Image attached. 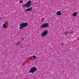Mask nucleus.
Instances as JSON below:
<instances>
[{
  "label": "nucleus",
  "instance_id": "14",
  "mask_svg": "<svg viewBox=\"0 0 79 79\" xmlns=\"http://www.w3.org/2000/svg\"><path fill=\"white\" fill-rule=\"evenodd\" d=\"M28 9H29V10H32V7H31L29 8H28Z\"/></svg>",
  "mask_w": 79,
  "mask_h": 79
},
{
  "label": "nucleus",
  "instance_id": "20",
  "mask_svg": "<svg viewBox=\"0 0 79 79\" xmlns=\"http://www.w3.org/2000/svg\"><path fill=\"white\" fill-rule=\"evenodd\" d=\"M0 19H1V18H0Z\"/></svg>",
  "mask_w": 79,
  "mask_h": 79
},
{
  "label": "nucleus",
  "instance_id": "5",
  "mask_svg": "<svg viewBox=\"0 0 79 79\" xmlns=\"http://www.w3.org/2000/svg\"><path fill=\"white\" fill-rule=\"evenodd\" d=\"M47 34H48V31L47 30H45L41 33V36L44 37V36L46 35Z\"/></svg>",
  "mask_w": 79,
  "mask_h": 79
},
{
  "label": "nucleus",
  "instance_id": "1",
  "mask_svg": "<svg viewBox=\"0 0 79 79\" xmlns=\"http://www.w3.org/2000/svg\"><path fill=\"white\" fill-rule=\"evenodd\" d=\"M28 23H21L20 25L19 29H24L27 26Z\"/></svg>",
  "mask_w": 79,
  "mask_h": 79
},
{
  "label": "nucleus",
  "instance_id": "3",
  "mask_svg": "<svg viewBox=\"0 0 79 79\" xmlns=\"http://www.w3.org/2000/svg\"><path fill=\"white\" fill-rule=\"evenodd\" d=\"M49 27V24L48 23H45L43 24L41 26H40V28L41 29L45 28L46 27Z\"/></svg>",
  "mask_w": 79,
  "mask_h": 79
},
{
  "label": "nucleus",
  "instance_id": "12",
  "mask_svg": "<svg viewBox=\"0 0 79 79\" xmlns=\"http://www.w3.org/2000/svg\"><path fill=\"white\" fill-rule=\"evenodd\" d=\"M32 57H33L34 59H35L36 58V56H32Z\"/></svg>",
  "mask_w": 79,
  "mask_h": 79
},
{
  "label": "nucleus",
  "instance_id": "4",
  "mask_svg": "<svg viewBox=\"0 0 79 79\" xmlns=\"http://www.w3.org/2000/svg\"><path fill=\"white\" fill-rule=\"evenodd\" d=\"M37 71V68L36 67H32L30 69L29 72L30 73H34V72Z\"/></svg>",
  "mask_w": 79,
  "mask_h": 79
},
{
  "label": "nucleus",
  "instance_id": "6",
  "mask_svg": "<svg viewBox=\"0 0 79 79\" xmlns=\"http://www.w3.org/2000/svg\"><path fill=\"white\" fill-rule=\"evenodd\" d=\"M62 14H61V11H57L56 13V14L57 15H58V16L61 15H62Z\"/></svg>",
  "mask_w": 79,
  "mask_h": 79
},
{
  "label": "nucleus",
  "instance_id": "18",
  "mask_svg": "<svg viewBox=\"0 0 79 79\" xmlns=\"http://www.w3.org/2000/svg\"><path fill=\"white\" fill-rule=\"evenodd\" d=\"M24 38L22 39V40H24Z\"/></svg>",
  "mask_w": 79,
  "mask_h": 79
},
{
  "label": "nucleus",
  "instance_id": "17",
  "mask_svg": "<svg viewBox=\"0 0 79 79\" xmlns=\"http://www.w3.org/2000/svg\"><path fill=\"white\" fill-rule=\"evenodd\" d=\"M41 21H43V20H41Z\"/></svg>",
  "mask_w": 79,
  "mask_h": 79
},
{
  "label": "nucleus",
  "instance_id": "2",
  "mask_svg": "<svg viewBox=\"0 0 79 79\" xmlns=\"http://www.w3.org/2000/svg\"><path fill=\"white\" fill-rule=\"evenodd\" d=\"M31 1H29L26 4H24L22 5V6L24 8H29V6H31Z\"/></svg>",
  "mask_w": 79,
  "mask_h": 79
},
{
  "label": "nucleus",
  "instance_id": "11",
  "mask_svg": "<svg viewBox=\"0 0 79 79\" xmlns=\"http://www.w3.org/2000/svg\"><path fill=\"white\" fill-rule=\"evenodd\" d=\"M63 34H69V32H68V31H67V32H64L63 33Z\"/></svg>",
  "mask_w": 79,
  "mask_h": 79
},
{
  "label": "nucleus",
  "instance_id": "16",
  "mask_svg": "<svg viewBox=\"0 0 79 79\" xmlns=\"http://www.w3.org/2000/svg\"><path fill=\"white\" fill-rule=\"evenodd\" d=\"M6 23H7V24L8 23V22H6Z\"/></svg>",
  "mask_w": 79,
  "mask_h": 79
},
{
  "label": "nucleus",
  "instance_id": "13",
  "mask_svg": "<svg viewBox=\"0 0 79 79\" xmlns=\"http://www.w3.org/2000/svg\"><path fill=\"white\" fill-rule=\"evenodd\" d=\"M23 0H20L19 2V3H23Z\"/></svg>",
  "mask_w": 79,
  "mask_h": 79
},
{
  "label": "nucleus",
  "instance_id": "9",
  "mask_svg": "<svg viewBox=\"0 0 79 79\" xmlns=\"http://www.w3.org/2000/svg\"><path fill=\"white\" fill-rule=\"evenodd\" d=\"M77 14L76 13H74V14H73V16H74V17H75V16H76V15H77Z\"/></svg>",
  "mask_w": 79,
  "mask_h": 79
},
{
  "label": "nucleus",
  "instance_id": "19",
  "mask_svg": "<svg viewBox=\"0 0 79 79\" xmlns=\"http://www.w3.org/2000/svg\"><path fill=\"white\" fill-rule=\"evenodd\" d=\"M0 19H1V18H0Z\"/></svg>",
  "mask_w": 79,
  "mask_h": 79
},
{
  "label": "nucleus",
  "instance_id": "15",
  "mask_svg": "<svg viewBox=\"0 0 79 79\" xmlns=\"http://www.w3.org/2000/svg\"><path fill=\"white\" fill-rule=\"evenodd\" d=\"M63 44H64V43H62V45H63Z\"/></svg>",
  "mask_w": 79,
  "mask_h": 79
},
{
  "label": "nucleus",
  "instance_id": "10",
  "mask_svg": "<svg viewBox=\"0 0 79 79\" xmlns=\"http://www.w3.org/2000/svg\"><path fill=\"white\" fill-rule=\"evenodd\" d=\"M31 11V9H27L26 10L25 12H26V11Z\"/></svg>",
  "mask_w": 79,
  "mask_h": 79
},
{
  "label": "nucleus",
  "instance_id": "8",
  "mask_svg": "<svg viewBox=\"0 0 79 79\" xmlns=\"http://www.w3.org/2000/svg\"><path fill=\"white\" fill-rule=\"evenodd\" d=\"M3 27L4 28H6V27H8V26L6 25H5V24H3Z\"/></svg>",
  "mask_w": 79,
  "mask_h": 79
},
{
  "label": "nucleus",
  "instance_id": "7",
  "mask_svg": "<svg viewBox=\"0 0 79 79\" xmlns=\"http://www.w3.org/2000/svg\"><path fill=\"white\" fill-rule=\"evenodd\" d=\"M16 46H21V42H19L17 43V44H16Z\"/></svg>",
  "mask_w": 79,
  "mask_h": 79
}]
</instances>
